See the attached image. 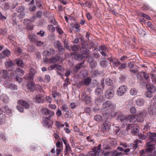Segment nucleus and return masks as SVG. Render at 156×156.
Segmentation results:
<instances>
[{"label":"nucleus","instance_id":"72a5a7b5","mask_svg":"<svg viewBox=\"0 0 156 156\" xmlns=\"http://www.w3.org/2000/svg\"><path fill=\"white\" fill-rule=\"evenodd\" d=\"M147 113L144 111L138 112L136 114V116H140L144 117L146 116Z\"/></svg>","mask_w":156,"mask_h":156},{"label":"nucleus","instance_id":"c03bdc74","mask_svg":"<svg viewBox=\"0 0 156 156\" xmlns=\"http://www.w3.org/2000/svg\"><path fill=\"white\" fill-rule=\"evenodd\" d=\"M127 117L122 114H121L118 116V118L117 119L121 121H122L125 120V119H127Z\"/></svg>","mask_w":156,"mask_h":156},{"label":"nucleus","instance_id":"69168bd1","mask_svg":"<svg viewBox=\"0 0 156 156\" xmlns=\"http://www.w3.org/2000/svg\"><path fill=\"white\" fill-rule=\"evenodd\" d=\"M80 27L79 24L76 23L75 24H74L73 26V27H75L77 30L76 31L77 32H79L80 31V29L79 28Z\"/></svg>","mask_w":156,"mask_h":156},{"label":"nucleus","instance_id":"9d476101","mask_svg":"<svg viewBox=\"0 0 156 156\" xmlns=\"http://www.w3.org/2000/svg\"><path fill=\"white\" fill-rule=\"evenodd\" d=\"M2 71V73H1L2 76H1L2 82L4 81L5 82L7 81V80L10 81L11 78L8 76L7 71L5 70H3Z\"/></svg>","mask_w":156,"mask_h":156},{"label":"nucleus","instance_id":"8fccbe9b","mask_svg":"<svg viewBox=\"0 0 156 156\" xmlns=\"http://www.w3.org/2000/svg\"><path fill=\"white\" fill-rule=\"evenodd\" d=\"M87 104L90 103L91 102V98L90 96H88L86 97L85 99L83 100Z\"/></svg>","mask_w":156,"mask_h":156},{"label":"nucleus","instance_id":"39448f33","mask_svg":"<svg viewBox=\"0 0 156 156\" xmlns=\"http://www.w3.org/2000/svg\"><path fill=\"white\" fill-rule=\"evenodd\" d=\"M35 18V16H33L32 18L28 19H25L23 20V23L27 26V28L30 29L32 30L33 28V26L31 22H33Z\"/></svg>","mask_w":156,"mask_h":156},{"label":"nucleus","instance_id":"b1692460","mask_svg":"<svg viewBox=\"0 0 156 156\" xmlns=\"http://www.w3.org/2000/svg\"><path fill=\"white\" fill-rule=\"evenodd\" d=\"M98 61L99 62L100 66L103 68H105L107 67L108 62L102 58L98 59Z\"/></svg>","mask_w":156,"mask_h":156},{"label":"nucleus","instance_id":"f03ea898","mask_svg":"<svg viewBox=\"0 0 156 156\" xmlns=\"http://www.w3.org/2000/svg\"><path fill=\"white\" fill-rule=\"evenodd\" d=\"M115 108V107L112 102L108 101L104 103L102 106V109L104 111H108L109 112H112Z\"/></svg>","mask_w":156,"mask_h":156},{"label":"nucleus","instance_id":"aec40b11","mask_svg":"<svg viewBox=\"0 0 156 156\" xmlns=\"http://www.w3.org/2000/svg\"><path fill=\"white\" fill-rule=\"evenodd\" d=\"M148 112L151 115H156V107L151 105L148 108Z\"/></svg>","mask_w":156,"mask_h":156},{"label":"nucleus","instance_id":"603ef678","mask_svg":"<svg viewBox=\"0 0 156 156\" xmlns=\"http://www.w3.org/2000/svg\"><path fill=\"white\" fill-rule=\"evenodd\" d=\"M137 117V118L136 119V120L139 122H144V118L143 117L140 116H136Z\"/></svg>","mask_w":156,"mask_h":156},{"label":"nucleus","instance_id":"4468645a","mask_svg":"<svg viewBox=\"0 0 156 156\" xmlns=\"http://www.w3.org/2000/svg\"><path fill=\"white\" fill-rule=\"evenodd\" d=\"M114 91L111 89H108L105 92V98L108 99H111L114 96Z\"/></svg>","mask_w":156,"mask_h":156},{"label":"nucleus","instance_id":"c9c22d12","mask_svg":"<svg viewBox=\"0 0 156 156\" xmlns=\"http://www.w3.org/2000/svg\"><path fill=\"white\" fill-rule=\"evenodd\" d=\"M2 109H4V111L3 112L6 113L7 115H9L11 114V110L9 109L8 107L5 106H3L2 108Z\"/></svg>","mask_w":156,"mask_h":156},{"label":"nucleus","instance_id":"774afa93","mask_svg":"<svg viewBox=\"0 0 156 156\" xmlns=\"http://www.w3.org/2000/svg\"><path fill=\"white\" fill-rule=\"evenodd\" d=\"M44 44L43 42L40 41H37L35 42L36 44L38 47H40L42 45Z\"/></svg>","mask_w":156,"mask_h":156},{"label":"nucleus","instance_id":"6e6d98bb","mask_svg":"<svg viewBox=\"0 0 156 156\" xmlns=\"http://www.w3.org/2000/svg\"><path fill=\"white\" fill-rule=\"evenodd\" d=\"M105 82L106 84L108 86H109L111 85L112 81L109 78H106Z\"/></svg>","mask_w":156,"mask_h":156},{"label":"nucleus","instance_id":"20e7f679","mask_svg":"<svg viewBox=\"0 0 156 156\" xmlns=\"http://www.w3.org/2000/svg\"><path fill=\"white\" fill-rule=\"evenodd\" d=\"M146 146L147 147L144 149L140 151V153L141 154H146L147 152L151 151L154 148V146L152 141L148 142Z\"/></svg>","mask_w":156,"mask_h":156},{"label":"nucleus","instance_id":"423d86ee","mask_svg":"<svg viewBox=\"0 0 156 156\" xmlns=\"http://www.w3.org/2000/svg\"><path fill=\"white\" fill-rule=\"evenodd\" d=\"M44 99V95L41 94L34 95L33 98L34 101L38 103H43Z\"/></svg>","mask_w":156,"mask_h":156},{"label":"nucleus","instance_id":"de8ad7c7","mask_svg":"<svg viewBox=\"0 0 156 156\" xmlns=\"http://www.w3.org/2000/svg\"><path fill=\"white\" fill-rule=\"evenodd\" d=\"M61 109L62 111L65 112H69V109L66 105H63L62 106Z\"/></svg>","mask_w":156,"mask_h":156},{"label":"nucleus","instance_id":"3c124183","mask_svg":"<svg viewBox=\"0 0 156 156\" xmlns=\"http://www.w3.org/2000/svg\"><path fill=\"white\" fill-rule=\"evenodd\" d=\"M51 94L54 98H56L57 97H58L60 95L55 90H52Z\"/></svg>","mask_w":156,"mask_h":156},{"label":"nucleus","instance_id":"1a4fd4ad","mask_svg":"<svg viewBox=\"0 0 156 156\" xmlns=\"http://www.w3.org/2000/svg\"><path fill=\"white\" fill-rule=\"evenodd\" d=\"M111 125L110 122H106L102 123L101 126V129L104 132L108 131L111 129Z\"/></svg>","mask_w":156,"mask_h":156},{"label":"nucleus","instance_id":"09e8293b","mask_svg":"<svg viewBox=\"0 0 156 156\" xmlns=\"http://www.w3.org/2000/svg\"><path fill=\"white\" fill-rule=\"evenodd\" d=\"M97 155V153H96L95 151L92 150V151H89L86 155V156H96Z\"/></svg>","mask_w":156,"mask_h":156},{"label":"nucleus","instance_id":"412c9836","mask_svg":"<svg viewBox=\"0 0 156 156\" xmlns=\"http://www.w3.org/2000/svg\"><path fill=\"white\" fill-rule=\"evenodd\" d=\"M103 100V98L102 95L98 96L94 100L95 104L97 106L101 104Z\"/></svg>","mask_w":156,"mask_h":156},{"label":"nucleus","instance_id":"338daca9","mask_svg":"<svg viewBox=\"0 0 156 156\" xmlns=\"http://www.w3.org/2000/svg\"><path fill=\"white\" fill-rule=\"evenodd\" d=\"M45 32L43 30H40L39 32L37 33V35H39L41 37H43L44 34Z\"/></svg>","mask_w":156,"mask_h":156},{"label":"nucleus","instance_id":"37998d69","mask_svg":"<svg viewBox=\"0 0 156 156\" xmlns=\"http://www.w3.org/2000/svg\"><path fill=\"white\" fill-rule=\"evenodd\" d=\"M138 92V90L135 88H133L131 89L130 90V93L132 95H136Z\"/></svg>","mask_w":156,"mask_h":156},{"label":"nucleus","instance_id":"a211bd4d","mask_svg":"<svg viewBox=\"0 0 156 156\" xmlns=\"http://www.w3.org/2000/svg\"><path fill=\"white\" fill-rule=\"evenodd\" d=\"M87 62L89 63V66L90 69H95L98 66V64L96 61L92 59L91 61L88 59Z\"/></svg>","mask_w":156,"mask_h":156},{"label":"nucleus","instance_id":"f3484780","mask_svg":"<svg viewBox=\"0 0 156 156\" xmlns=\"http://www.w3.org/2000/svg\"><path fill=\"white\" fill-rule=\"evenodd\" d=\"M18 103L20 105L22 106L25 109H28L30 106V103L26 101H24L23 100H19Z\"/></svg>","mask_w":156,"mask_h":156},{"label":"nucleus","instance_id":"7ed1b4c3","mask_svg":"<svg viewBox=\"0 0 156 156\" xmlns=\"http://www.w3.org/2000/svg\"><path fill=\"white\" fill-rule=\"evenodd\" d=\"M146 87L147 90L146 92V96L147 97L151 98L153 94L156 92V87L152 85H146Z\"/></svg>","mask_w":156,"mask_h":156},{"label":"nucleus","instance_id":"4c0bfd02","mask_svg":"<svg viewBox=\"0 0 156 156\" xmlns=\"http://www.w3.org/2000/svg\"><path fill=\"white\" fill-rule=\"evenodd\" d=\"M136 118L133 115H129L127 118V120H129L130 122H133L136 120Z\"/></svg>","mask_w":156,"mask_h":156},{"label":"nucleus","instance_id":"79ce46f5","mask_svg":"<svg viewBox=\"0 0 156 156\" xmlns=\"http://www.w3.org/2000/svg\"><path fill=\"white\" fill-rule=\"evenodd\" d=\"M112 152L111 156H120L122 154L121 152H119L117 150L112 151Z\"/></svg>","mask_w":156,"mask_h":156},{"label":"nucleus","instance_id":"864d4df0","mask_svg":"<svg viewBox=\"0 0 156 156\" xmlns=\"http://www.w3.org/2000/svg\"><path fill=\"white\" fill-rule=\"evenodd\" d=\"M55 27H53L52 25H48V29L51 32H54L55 31Z\"/></svg>","mask_w":156,"mask_h":156},{"label":"nucleus","instance_id":"ea45409f","mask_svg":"<svg viewBox=\"0 0 156 156\" xmlns=\"http://www.w3.org/2000/svg\"><path fill=\"white\" fill-rule=\"evenodd\" d=\"M94 119L97 121L103 122L104 121V119H102L101 116L99 115H95L94 117Z\"/></svg>","mask_w":156,"mask_h":156},{"label":"nucleus","instance_id":"052dcab7","mask_svg":"<svg viewBox=\"0 0 156 156\" xmlns=\"http://www.w3.org/2000/svg\"><path fill=\"white\" fill-rule=\"evenodd\" d=\"M55 69L62 72L64 70V68L62 67V66L58 65L57 64H56Z\"/></svg>","mask_w":156,"mask_h":156},{"label":"nucleus","instance_id":"c756f323","mask_svg":"<svg viewBox=\"0 0 156 156\" xmlns=\"http://www.w3.org/2000/svg\"><path fill=\"white\" fill-rule=\"evenodd\" d=\"M101 145L99 144L98 147H93L92 150L94 151H95V152H96V153H97V156H99L100 155V153L101 152Z\"/></svg>","mask_w":156,"mask_h":156},{"label":"nucleus","instance_id":"2f4dec72","mask_svg":"<svg viewBox=\"0 0 156 156\" xmlns=\"http://www.w3.org/2000/svg\"><path fill=\"white\" fill-rule=\"evenodd\" d=\"M80 48V46L79 45H74L70 46V49L74 51H78Z\"/></svg>","mask_w":156,"mask_h":156},{"label":"nucleus","instance_id":"bf43d9fd","mask_svg":"<svg viewBox=\"0 0 156 156\" xmlns=\"http://www.w3.org/2000/svg\"><path fill=\"white\" fill-rule=\"evenodd\" d=\"M64 45L65 47L68 50L70 51V46L68 45V43L66 41H64Z\"/></svg>","mask_w":156,"mask_h":156},{"label":"nucleus","instance_id":"bb28decb","mask_svg":"<svg viewBox=\"0 0 156 156\" xmlns=\"http://www.w3.org/2000/svg\"><path fill=\"white\" fill-rule=\"evenodd\" d=\"M30 81L28 82L27 84V89L30 90V91H33L34 89V83L31 80H30Z\"/></svg>","mask_w":156,"mask_h":156},{"label":"nucleus","instance_id":"7c9ffc66","mask_svg":"<svg viewBox=\"0 0 156 156\" xmlns=\"http://www.w3.org/2000/svg\"><path fill=\"white\" fill-rule=\"evenodd\" d=\"M84 63V62L82 63L80 62L79 64L76 65L74 67V71L76 73L78 72V71L83 67V65Z\"/></svg>","mask_w":156,"mask_h":156},{"label":"nucleus","instance_id":"c85d7f7f","mask_svg":"<svg viewBox=\"0 0 156 156\" xmlns=\"http://www.w3.org/2000/svg\"><path fill=\"white\" fill-rule=\"evenodd\" d=\"M145 103V101L143 98H139L137 99L136 101V105L139 106L143 105Z\"/></svg>","mask_w":156,"mask_h":156},{"label":"nucleus","instance_id":"e2e57ef3","mask_svg":"<svg viewBox=\"0 0 156 156\" xmlns=\"http://www.w3.org/2000/svg\"><path fill=\"white\" fill-rule=\"evenodd\" d=\"M127 65L125 63H122L121 65L118 67V68L121 70L122 69H124L126 67Z\"/></svg>","mask_w":156,"mask_h":156},{"label":"nucleus","instance_id":"2eb2a0df","mask_svg":"<svg viewBox=\"0 0 156 156\" xmlns=\"http://www.w3.org/2000/svg\"><path fill=\"white\" fill-rule=\"evenodd\" d=\"M36 71L34 69L31 68L30 70L29 75H27L24 77V78L28 80H32L33 76L36 73Z\"/></svg>","mask_w":156,"mask_h":156},{"label":"nucleus","instance_id":"4be33fe9","mask_svg":"<svg viewBox=\"0 0 156 156\" xmlns=\"http://www.w3.org/2000/svg\"><path fill=\"white\" fill-rule=\"evenodd\" d=\"M14 62L18 66L23 68L24 65L23 61L19 58H16L14 60Z\"/></svg>","mask_w":156,"mask_h":156},{"label":"nucleus","instance_id":"dca6fc26","mask_svg":"<svg viewBox=\"0 0 156 156\" xmlns=\"http://www.w3.org/2000/svg\"><path fill=\"white\" fill-rule=\"evenodd\" d=\"M10 81H9V82L7 81L5 82V86L11 90H13L17 89V86L14 83H10Z\"/></svg>","mask_w":156,"mask_h":156},{"label":"nucleus","instance_id":"0eeeda50","mask_svg":"<svg viewBox=\"0 0 156 156\" xmlns=\"http://www.w3.org/2000/svg\"><path fill=\"white\" fill-rule=\"evenodd\" d=\"M53 46L55 49H58V52H61L65 49L62 44L58 40L55 41L54 42Z\"/></svg>","mask_w":156,"mask_h":156},{"label":"nucleus","instance_id":"49530a36","mask_svg":"<svg viewBox=\"0 0 156 156\" xmlns=\"http://www.w3.org/2000/svg\"><path fill=\"white\" fill-rule=\"evenodd\" d=\"M113 66L114 67H117L121 64V63L117 59H114V61H112Z\"/></svg>","mask_w":156,"mask_h":156},{"label":"nucleus","instance_id":"a19ab883","mask_svg":"<svg viewBox=\"0 0 156 156\" xmlns=\"http://www.w3.org/2000/svg\"><path fill=\"white\" fill-rule=\"evenodd\" d=\"M25 10L24 6L21 5L16 9V11L18 12L21 13L23 12Z\"/></svg>","mask_w":156,"mask_h":156},{"label":"nucleus","instance_id":"4d7b16f0","mask_svg":"<svg viewBox=\"0 0 156 156\" xmlns=\"http://www.w3.org/2000/svg\"><path fill=\"white\" fill-rule=\"evenodd\" d=\"M102 153L105 156H111L112 152V151H109L106 152H104V151H103Z\"/></svg>","mask_w":156,"mask_h":156},{"label":"nucleus","instance_id":"f704fd0d","mask_svg":"<svg viewBox=\"0 0 156 156\" xmlns=\"http://www.w3.org/2000/svg\"><path fill=\"white\" fill-rule=\"evenodd\" d=\"M142 142L141 140L136 139L134 142V144H133V147L134 150H135L137 147V145Z\"/></svg>","mask_w":156,"mask_h":156},{"label":"nucleus","instance_id":"58836bf2","mask_svg":"<svg viewBox=\"0 0 156 156\" xmlns=\"http://www.w3.org/2000/svg\"><path fill=\"white\" fill-rule=\"evenodd\" d=\"M84 58H88V56L85 55L81 54H78L77 60L80 61Z\"/></svg>","mask_w":156,"mask_h":156},{"label":"nucleus","instance_id":"473e14b6","mask_svg":"<svg viewBox=\"0 0 156 156\" xmlns=\"http://www.w3.org/2000/svg\"><path fill=\"white\" fill-rule=\"evenodd\" d=\"M94 92L96 95L99 96L100 95H101V94L103 93V90L100 88L97 87L95 89Z\"/></svg>","mask_w":156,"mask_h":156},{"label":"nucleus","instance_id":"5fc2aeb1","mask_svg":"<svg viewBox=\"0 0 156 156\" xmlns=\"http://www.w3.org/2000/svg\"><path fill=\"white\" fill-rule=\"evenodd\" d=\"M0 139L3 141H5L6 140L7 138L4 133H1L0 134Z\"/></svg>","mask_w":156,"mask_h":156},{"label":"nucleus","instance_id":"ddd939ff","mask_svg":"<svg viewBox=\"0 0 156 156\" xmlns=\"http://www.w3.org/2000/svg\"><path fill=\"white\" fill-rule=\"evenodd\" d=\"M126 89L127 87L125 86H121L117 90V94L119 96H122L126 92Z\"/></svg>","mask_w":156,"mask_h":156},{"label":"nucleus","instance_id":"6ab92c4d","mask_svg":"<svg viewBox=\"0 0 156 156\" xmlns=\"http://www.w3.org/2000/svg\"><path fill=\"white\" fill-rule=\"evenodd\" d=\"M91 79L90 77H87L83 79L80 83L83 86H88L91 82Z\"/></svg>","mask_w":156,"mask_h":156},{"label":"nucleus","instance_id":"9b49d317","mask_svg":"<svg viewBox=\"0 0 156 156\" xmlns=\"http://www.w3.org/2000/svg\"><path fill=\"white\" fill-rule=\"evenodd\" d=\"M42 111L43 115L45 116L48 115V117L51 118L54 114L53 112L51 111L47 108H43L42 109Z\"/></svg>","mask_w":156,"mask_h":156},{"label":"nucleus","instance_id":"f8f14e48","mask_svg":"<svg viewBox=\"0 0 156 156\" xmlns=\"http://www.w3.org/2000/svg\"><path fill=\"white\" fill-rule=\"evenodd\" d=\"M50 118L46 117L43 119V124L45 127L49 128L53 123V121L50 119Z\"/></svg>","mask_w":156,"mask_h":156},{"label":"nucleus","instance_id":"0e129e2a","mask_svg":"<svg viewBox=\"0 0 156 156\" xmlns=\"http://www.w3.org/2000/svg\"><path fill=\"white\" fill-rule=\"evenodd\" d=\"M147 136L144 135V134L141 133L139 134L138 135V138L142 140H144L145 139Z\"/></svg>","mask_w":156,"mask_h":156},{"label":"nucleus","instance_id":"13d9d810","mask_svg":"<svg viewBox=\"0 0 156 156\" xmlns=\"http://www.w3.org/2000/svg\"><path fill=\"white\" fill-rule=\"evenodd\" d=\"M55 28L56 29L57 31L59 34H61L63 33L62 30L61 28H60L59 26H56L55 27Z\"/></svg>","mask_w":156,"mask_h":156},{"label":"nucleus","instance_id":"cd10ccee","mask_svg":"<svg viewBox=\"0 0 156 156\" xmlns=\"http://www.w3.org/2000/svg\"><path fill=\"white\" fill-rule=\"evenodd\" d=\"M15 73L17 75L16 76L18 77L23 75L24 71L22 69L18 67L16 69Z\"/></svg>","mask_w":156,"mask_h":156},{"label":"nucleus","instance_id":"6e6552de","mask_svg":"<svg viewBox=\"0 0 156 156\" xmlns=\"http://www.w3.org/2000/svg\"><path fill=\"white\" fill-rule=\"evenodd\" d=\"M5 65L6 68L9 71H12L15 69L13 67L14 64L13 62L10 60L8 59L5 63Z\"/></svg>","mask_w":156,"mask_h":156},{"label":"nucleus","instance_id":"5701e85b","mask_svg":"<svg viewBox=\"0 0 156 156\" xmlns=\"http://www.w3.org/2000/svg\"><path fill=\"white\" fill-rule=\"evenodd\" d=\"M139 126H138L136 125H134L132 128L131 129V133L134 135H137L139 131Z\"/></svg>","mask_w":156,"mask_h":156},{"label":"nucleus","instance_id":"a18cd8bd","mask_svg":"<svg viewBox=\"0 0 156 156\" xmlns=\"http://www.w3.org/2000/svg\"><path fill=\"white\" fill-rule=\"evenodd\" d=\"M2 54L4 56L7 57L11 55L10 51L7 49H6L3 51L2 52Z\"/></svg>","mask_w":156,"mask_h":156},{"label":"nucleus","instance_id":"f257e3e1","mask_svg":"<svg viewBox=\"0 0 156 156\" xmlns=\"http://www.w3.org/2000/svg\"><path fill=\"white\" fill-rule=\"evenodd\" d=\"M80 39L81 40L82 45L81 47L80 48V53L83 55L88 56V58H89L90 55H89L88 45L83 40V38H80Z\"/></svg>","mask_w":156,"mask_h":156},{"label":"nucleus","instance_id":"e433bc0d","mask_svg":"<svg viewBox=\"0 0 156 156\" xmlns=\"http://www.w3.org/2000/svg\"><path fill=\"white\" fill-rule=\"evenodd\" d=\"M28 37L30 40V41H34L37 39V37L36 36L33 34H31L29 35Z\"/></svg>","mask_w":156,"mask_h":156},{"label":"nucleus","instance_id":"680f3d73","mask_svg":"<svg viewBox=\"0 0 156 156\" xmlns=\"http://www.w3.org/2000/svg\"><path fill=\"white\" fill-rule=\"evenodd\" d=\"M7 33V31L6 29H0V35L2 34L5 35Z\"/></svg>","mask_w":156,"mask_h":156},{"label":"nucleus","instance_id":"393cba45","mask_svg":"<svg viewBox=\"0 0 156 156\" xmlns=\"http://www.w3.org/2000/svg\"><path fill=\"white\" fill-rule=\"evenodd\" d=\"M111 112H112L108 111V112H105L103 113V117L104 118V119H105L104 121L111 119L112 117V114L111 113Z\"/></svg>","mask_w":156,"mask_h":156},{"label":"nucleus","instance_id":"a878e982","mask_svg":"<svg viewBox=\"0 0 156 156\" xmlns=\"http://www.w3.org/2000/svg\"><path fill=\"white\" fill-rule=\"evenodd\" d=\"M60 59V57L58 55L51 58L50 59V62L52 63H55L58 62Z\"/></svg>","mask_w":156,"mask_h":156}]
</instances>
